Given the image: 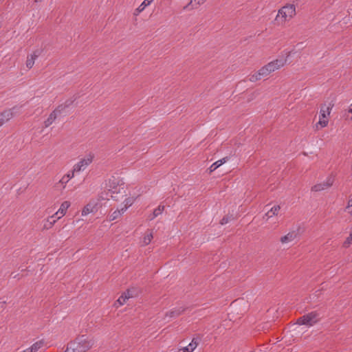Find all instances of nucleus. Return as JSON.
Segmentation results:
<instances>
[{
	"label": "nucleus",
	"mask_w": 352,
	"mask_h": 352,
	"mask_svg": "<svg viewBox=\"0 0 352 352\" xmlns=\"http://www.w3.org/2000/svg\"><path fill=\"white\" fill-rule=\"evenodd\" d=\"M297 237V232L296 231H291L287 234L280 238V242L283 245L292 243Z\"/></svg>",
	"instance_id": "ddd939ff"
},
{
	"label": "nucleus",
	"mask_w": 352,
	"mask_h": 352,
	"mask_svg": "<svg viewBox=\"0 0 352 352\" xmlns=\"http://www.w3.org/2000/svg\"><path fill=\"white\" fill-rule=\"evenodd\" d=\"M320 320V315L317 311H311L298 318L296 323L299 325L313 326Z\"/></svg>",
	"instance_id": "423d86ee"
},
{
	"label": "nucleus",
	"mask_w": 352,
	"mask_h": 352,
	"mask_svg": "<svg viewBox=\"0 0 352 352\" xmlns=\"http://www.w3.org/2000/svg\"><path fill=\"white\" fill-rule=\"evenodd\" d=\"M94 157L93 154L89 153L80 159L79 161L73 166L74 171H76L78 173L84 171L92 163Z\"/></svg>",
	"instance_id": "6e6552de"
},
{
	"label": "nucleus",
	"mask_w": 352,
	"mask_h": 352,
	"mask_svg": "<svg viewBox=\"0 0 352 352\" xmlns=\"http://www.w3.org/2000/svg\"><path fill=\"white\" fill-rule=\"evenodd\" d=\"M164 210V206H159L157 208H156L153 213L148 216V220L149 221H152L155 218H156L157 217H158L160 214H161L163 211Z\"/></svg>",
	"instance_id": "4be33fe9"
},
{
	"label": "nucleus",
	"mask_w": 352,
	"mask_h": 352,
	"mask_svg": "<svg viewBox=\"0 0 352 352\" xmlns=\"http://www.w3.org/2000/svg\"><path fill=\"white\" fill-rule=\"evenodd\" d=\"M331 111V107L329 106L324 104L321 107L319 113V120L316 124V129H321L327 126Z\"/></svg>",
	"instance_id": "39448f33"
},
{
	"label": "nucleus",
	"mask_w": 352,
	"mask_h": 352,
	"mask_svg": "<svg viewBox=\"0 0 352 352\" xmlns=\"http://www.w3.org/2000/svg\"><path fill=\"white\" fill-rule=\"evenodd\" d=\"M43 346V342L38 341L34 343L31 346H30L28 349L30 351V352H37Z\"/></svg>",
	"instance_id": "393cba45"
},
{
	"label": "nucleus",
	"mask_w": 352,
	"mask_h": 352,
	"mask_svg": "<svg viewBox=\"0 0 352 352\" xmlns=\"http://www.w3.org/2000/svg\"><path fill=\"white\" fill-rule=\"evenodd\" d=\"M207 0H190V2L184 7V10H191L203 5Z\"/></svg>",
	"instance_id": "4468645a"
},
{
	"label": "nucleus",
	"mask_w": 352,
	"mask_h": 352,
	"mask_svg": "<svg viewBox=\"0 0 352 352\" xmlns=\"http://www.w3.org/2000/svg\"><path fill=\"white\" fill-rule=\"evenodd\" d=\"M280 210V207L278 205L274 206L268 212H267L263 217V219L265 220H268L274 216H276L278 214Z\"/></svg>",
	"instance_id": "a211bd4d"
},
{
	"label": "nucleus",
	"mask_w": 352,
	"mask_h": 352,
	"mask_svg": "<svg viewBox=\"0 0 352 352\" xmlns=\"http://www.w3.org/2000/svg\"><path fill=\"white\" fill-rule=\"evenodd\" d=\"M133 296L131 294L129 290H127L124 293H123L117 300L116 304H118L119 306L123 305L128 299L131 298Z\"/></svg>",
	"instance_id": "aec40b11"
},
{
	"label": "nucleus",
	"mask_w": 352,
	"mask_h": 352,
	"mask_svg": "<svg viewBox=\"0 0 352 352\" xmlns=\"http://www.w3.org/2000/svg\"><path fill=\"white\" fill-rule=\"evenodd\" d=\"M43 1V0H34V1H35V2H36V3L41 2V1Z\"/></svg>",
	"instance_id": "c9c22d12"
},
{
	"label": "nucleus",
	"mask_w": 352,
	"mask_h": 352,
	"mask_svg": "<svg viewBox=\"0 0 352 352\" xmlns=\"http://www.w3.org/2000/svg\"><path fill=\"white\" fill-rule=\"evenodd\" d=\"M198 342L195 339H192L188 346L182 347L179 352H192L197 346Z\"/></svg>",
	"instance_id": "6ab92c4d"
},
{
	"label": "nucleus",
	"mask_w": 352,
	"mask_h": 352,
	"mask_svg": "<svg viewBox=\"0 0 352 352\" xmlns=\"http://www.w3.org/2000/svg\"><path fill=\"white\" fill-rule=\"evenodd\" d=\"M75 174H78V173L76 171H74V168H72V169L71 170H69L67 173H66L63 176L67 181H69L70 179H72V178L74 177Z\"/></svg>",
	"instance_id": "cd10ccee"
},
{
	"label": "nucleus",
	"mask_w": 352,
	"mask_h": 352,
	"mask_svg": "<svg viewBox=\"0 0 352 352\" xmlns=\"http://www.w3.org/2000/svg\"><path fill=\"white\" fill-rule=\"evenodd\" d=\"M60 219L58 216H56V214H53L51 216H49L43 221V230H50L51 229L54 225L56 223L58 220Z\"/></svg>",
	"instance_id": "9b49d317"
},
{
	"label": "nucleus",
	"mask_w": 352,
	"mask_h": 352,
	"mask_svg": "<svg viewBox=\"0 0 352 352\" xmlns=\"http://www.w3.org/2000/svg\"><path fill=\"white\" fill-rule=\"evenodd\" d=\"M123 179L120 177L111 176L106 181L105 186L109 192L118 193L120 188L124 185Z\"/></svg>",
	"instance_id": "0eeeda50"
},
{
	"label": "nucleus",
	"mask_w": 352,
	"mask_h": 352,
	"mask_svg": "<svg viewBox=\"0 0 352 352\" xmlns=\"http://www.w3.org/2000/svg\"><path fill=\"white\" fill-rule=\"evenodd\" d=\"M153 0H144L135 10L134 14L138 15L140 12L144 10V9L148 6Z\"/></svg>",
	"instance_id": "412c9836"
},
{
	"label": "nucleus",
	"mask_w": 352,
	"mask_h": 352,
	"mask_svg": "<svg viewBox=\"0 0 352 352\" xmlns=\"http://www.w3.org/2000/svg\"><path fill=\"white\" fill-rule=\"evenodd\" d=\"M42 52L43 50L39 47L34 50L28 56L25 65L28 69L32 68L34 65L35 60L41 55Z\"/></svg>",
	"instance_id": "9d476101"
},
{
	"label": "nucleus",
	"mask_w": 352,
	"mask_h": 352,
	"mask_svg": "<svg viewBox=\"0 0 352 352\" xmlns=\"http://www.w3.org/2000/svg\"><path fill=\"white\" fill-rule=\"evenodd\" d=\"M296 14V6L287 3L281 7L274 19V23L277 26L285 27Z\"/></svg>",
	"instance_id": "7ed1b4c3"
},
{
	"label": "nucleus",
	"mask_w": 352,
	"mask_h": 352,
	"mask_svg": "<svg viewBox=\"0 0 352 352\" xmlns=\"http://www.w3.org/2000/svg\"><path fill=\"white\" fill-rule=\"evenodd\" d=\"M13 116L11 110H7L0 114V126L3 125L6 122L10 120Z\"/></svg>",
	"instance_id": "dca6fc26"
},
{
	"label": "nucleus",
	"mask_w": 352,
	"mask_h": 352,
	"mask_svg": "<svg viewBox=\"0 0 352 352\" xmlns=\"http://www.w3.org/2000/svg\"><path fill=\"white\" fill-rule=\"evenodd\" d=\"M348 208L350 210V212L352 215V199L350 200L349 203V205H348Z\"/></svg>",
	"instance_id": "f704fd0d"
},
{
	"label": "nucleus",
	"mask_w": 352,
	"mask_h": 352,
	"mask_svg": "<svg viewBox=\"0 0 352 352\" xmlns=\"http://www.w3.org/2000/svg\"><path fill=\"white\" fill-rule=\"evenodd\" d=\"M228 221H229V219H228V217H223V218L221 220V225H224V224L227 223Z\"/></svg>",
	"instance_id": "473e14b6"
},
{
	"label": "nucleus",
	"mask_w": 352,
	"mask_h": 352,
	"mask_svg": "<svg viewBox=\"0 0 352 352\" xmlns=\"http://www.w3.org/2000/svg\"><path fill=\"white\" fill-rule=\"evenodd\" d=\"M104 199H109L108 194L106 192L105 193L102 192L101 194H100L98 195V198L96 200L98 201V202L99 203V201L104 200Z\"/></svg>",
	"instance_id": "7c9ffc66"
},
{
	"label": "nucleus",
	"mask_w": 352,
	"mask_h": 352,
	"mask_svg": "<svg viewBox=\"0 0 352 352\" xmlns=\"http://www.w3.org/2000/svg\"><path fill=\"white\" fill-rule=\"evenodd\" d=\"M220 166L219 162H214L209 168L210 169V172H213L217 168H219Z\"/></svg>",
	"instance_id": "2f4dec72"
},
{
	"label": "nucleus",
	"mask_w": 352,
	"mask_h": 352,
	"mask_svg": "<svg viewBox=\"0 0 352 352\" xmlns=\"http://www.w3.org/2000/svg\"><path fill=\"white\" fill-rule=\"evenodd\" d=\"M72 103V101H66L65 103L58 105L44 121V126L47 128L52 125L59 116L65 113L67 108H68Z\"/></svg>",
	"instance_id": "20e7f679"
},
{
	"label": "nucleus",
	"mask_w": 352,
	"mask_h": 352,
	"mask_svg": "<svg viewBox=\"0 0 352 352\" xmlns=\"http://www.w3.org/2000/svg\"><path fill=\"white\" fill-rule=\"evenodd\" d=\"M69 182L64 176H63L60 180L55 184V187L60 190H63L66 188L67 184Z\"/></svg>",
	"instance_id": "b1692460"
},
{
	"label": "nucleus",
	"mask_w": 352,
	"mask_h": 352,
	"mask_svg": "<svg viewBox=\"0 0 352 352\" xmlns=\"http://www.w3.org/2000/svg\"><path fill=\"white\" fill-rule=\"evenodd\" d=\"M71 203L69 201H64L60 206L59 209L55 212L56 216H58L60 219L63 217L70 207Z\"/></svg>",
	"instance_id": "f8f14e48"
},
{
	"label": "nucleus",
	"mask_w": 352,
	"mask_h": 352,
	"mask_svg": "<svg viewBox=\"0 0 352 352\" xmlns=\"http://www.w3.org/2000/svg\"><path fill=\"white\" fill-rule=\"evenodd\" d=\"M138 197V195L126 197L122 204L121 208L122 209V212H126L127 209L133 204Z\"/></svg>",
	"instance_id": "2eb2a0df"
},
{
	"label": "nucleus",
	"mask_w": 352,
	"mask_h": 352,
	"mask_svg": "<svg viewBox=\"0 0 352 352\" xmlns=\"http://www.w3.org/2000/svg\"><path fill=\"white\" fill-rule=\"evenodd\" d=\"M227 161V158L226 157H224V158H222L219 160L217 161V162H219V165L221 166L222 164H223L225 162H226Z\"/></svg>",
	"instance_id": "72a5a7b5"
},
{
	"label": "nucleus",
	"mask_w": 352,
	"mask_h": 352,
	"mask_svg": "<svg viewBox=\"0 0 352 352\" xmlns=\"http://www.w3.org/2000/svg\"><path fill=\"white\" fill-rule=\"evenodd\" d=\"M180 314V312L178 310L173 309L166 313V316H168L169 318H174Z\"/></svg>",
	"instance_id": "c85d7f7f"
},
{
	"label": "nucleus",
	"mask_w": 352,
	"mask_h": 352,
	"mask_svg": "<svg viewBox=\"0 0 352 352\" xmlns=\"http://www.w3.org/2000/svg\"><path fill=\"white\" fill-rule=\"evenodd\" d=\"M153 239V232L151 230L146 231L140 241L141 246H146V245H148L151 242Z\"/></svg>",
	"instance_id": "f3484780"
},
{
	"label": "nucleus",
	"mask_w": 352,
	"mask_h": 352,
	"mask_svg": "<svg viewBox=\"0 0 352 352\" xmlns=\"http://www.w3.org/2000/svg\"><path fill=\"white\" fill-rule=\"evenodd\" d=\"M98 202L95 199H91L87 204L82 210V216H87L90 213H94L98 210Z\"/></svg>",
	"instance_id": "1a4fd4ad"
},
{
	"label": "nucleus",
	"mask_w": 352,
	"mask_h": 352,
	"mask_svg": "<svg viewBox=\"0 0 352 352\" xmlns=\"http://www.w3.org/2000/svg\"><path fill=\"white\" fill-rule=\"evenodd\" d=\"M352 245V230L350 232L349 236L346 239L343 243V247L347 248Z\"/></svg>",
	"instance_id": "bb28decb"
},
{
	"label": "nucleus",
	"mask_w": 352,
	"mask_h": 352,
	"mask_svg": "<svg viewBox=\"0 0 352 352\" xmlns=\"http://www.w3.org/2000/svg\"><path fill=\"white\" fill-rule=\"evenodd\" d=\"M94 344L95 342L92 338L82 335L70 342L64 352H87L94 346Z\"/></svg>",
	"instance_id": "f03ea898"
},
{
	"label": "nucleus",
	"mask_w": 352,
	"mask_h": 352,
	"mask_svg": "<svg viewBox=\"0 0 352 352\" xmlns=\"http://www.w3.org/2000/svg\"><path fill=\"white\" fill-rule=\"evenodd\" d=\"M327 188H328L325 186V184H324V182H323V183L317 184L314 185L311 188V190L317 192V191L323 190Z\"/></svg>",
	"instance_id": "a878e982"
},
{
	"label": "nucleus",
	"mask_w": 352,
	"mask_h": 352,
	"mask_svg": "<svg viewBox=\"0 0 352 352\" xmlns=\"http://www.w3.org/2000/svg\"><path fill=\"white\" fill-rule=\"evenodd\" d=\"M124 212H122V209L121 208H118L117 210H114L111 214H109V221H111L117 219L120 216H122Z\"/></svg>",
	"instance_id": "5701e85b"
},
{
	"label": "nucleus",
	"mask_w": 352,
	"mask_h": 352,
	"mask_svg": "<svg viewBox=\"0 0 352 352\" xmlns=\"http://www.w3.org/2000/svg\"><path fill=\"white\" fill-rule=\"evenodd\" d=\"M333 182H334V177L333 176H329L327 178V181L324 182L325 186L327 188H329L330 186H331L333 185Z\"/></svg>",
	"instance_id": "c756f323"
},
{
	"label": "nucleus",
	"mask_w": 352,
	"mask_h": 352,
	"mask_svg": "<svg viewBox=\"0 0 352 352\" xmlns=\"http://www.w3.org/2000/svg\"><path fill=\"white\" fill-rule=\"evenodd\" d=\"M292 51H283L278 58L270 62L262 67L258 72L250 75V81L256 82L259 80L283 67L287 63L289 58L292 56Z\"/></svg>",
	"instance_id": "f257e3e1"
}]
</instances>
